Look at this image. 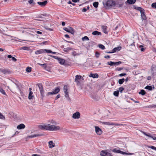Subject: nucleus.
I'll return each instance as SVG.
<instances>
[{"instance_id":"1","label":"nucleus","mask_w":156,"mask_h":156,"mask_svg":"<svg viewBox=\"0 0 156 156\" xmlns=\"http://www.w3.org/2000/svg\"><path fill=\"white\" fill-rule=\"evenodd\" d=\"M40 128L41 129H45L51 131H56L60 129L59 126L50 124H46L44 125H41L40 126Z\"/></svg>"},{"instance_id":"2","label":"nucleus","mask_w":156,"mask_h":156,"mask_svg":"<svg viewBox=\"0 0 156 156\" xmlns=\"http://www.w3.org/2000/svg\"><path fill=\"white\" fill-rule=\"evenodd\" d=\"M103 5L106 9H108L115 5V1L113 0H108L105 3L103 2Z\"/></svg>"},{"instance_id":"3","label":"nucleus","mask_w":156,"mask_h":156,"mask_svg":"<svg viewBox=\"0 0 156 156\" xmlns=\"http://www.w3.org/2000/svg\"><path fill=\"white\" fill-rule=\"evenodd\" d=\"M50 56L58 60L59 63L61 65H64L65 62V60L64 59L60 58L59 57L53 55H50Z\"/></svg>"},{"instance_id":"4","label":"nucleus","mask_w":156,"mask_h":156,"mask_svg":"<svg viewBox=\"0 0 156 156\" xmlns=\"http://www.w3.org/2000/svg\"><path fill=\"white\" fill-rule=\"evenodd\" d=\"M60 90L59 87H56L54 91L52 92H48L47 93V95L56 94L59 92Z\"/></svg>"},{"instance_id":"5","label":"nucleus","mask_w":156,"mask_h":156,"mask_svg":"<svg viewBox=\"0 0 156 156\" xmlns=\"http://www.w3.org/2000/svg\"><path fill=\"white\" fill-rule=\"evenodd\" d=\"M37 85L39 89V90L41 96L43 97H44V91L42 84L40 83H37Z\"/></svg>"},{"instance_id":"6","label":"nucleus","mask_w":156,"mask_h":156,"mask_svg":"<svg viewBox=\"0 0 156 156\" xmlns=\"http://www.w3.org/2000/svg\"><path fill=\"white\" fill-rule=\"evenodd\" d=\"M63 30L68 32L71 33L72 34H73L74 32L73 29L72 27H69L67 28L64 27L63 28Z\"/></svg>"},{"instance_id":"7","label":"nucleus","mask_w":156,"mask_h":156,"mask_svg":"<svg viewBox=\"0 0 156 156\" xmlns=\"http://www.w3.org/2000/svg\"><path fill=\"white\" fill-rule=\"evenodd\" d=\"M0 71L3 74L6 75L9 74L11 73V71L8 69H0Z\"/></svg>"},{"instance_id":"8","label":"nucleus","mask_w":156,"mask_h":156,"mask_svg":"<svg viewBox=\"0 0 156 156\" xmlns=\"http://www.w3.org/2000/svg\"><path fill=\"white\" fill-rule=\"evenodd\" d=\"M100 155L102 156H113L111 153L105 151H102L101 152Z\"/></svg>"},{"instance_id":"9","label":"nucleus","mask_w":156,"mask_h":156,"mask_svg":"<svg viewBox=\"0 0 156 156\" xmlns=\"http://www.w3.org/2000/svg\"><path fill=\"white\" fill-rule=\"evenodd\" d=\"M142 133L146 136H148L149 137L152 138L154 140H156V137L153 136L150 133H146L142 131Z\"/></svg>"},{"instance_id":"10","label":"nucleus","mask_w":156,"mask_h":156,"mask_svg":"<svg viewBox=\"0 0 156 156\" xmlns=\"http://www.w3.org/2000/svg\"><path fill=\"white\" fill-rule=\"evenodd\" d=\"M95 132L97 134L99 135H101L102 133L101 129L98 126H95Z\"/></svg>"},{"instance_id":"11","label":"nucleus","mask_w":156,"mask_h":156,"mask_svg":"<svg viewBox=\"0 0 156 156\" xmlns=\"http://www.w3.org/2000/svg\"><path fill=\"white\" fill-rule=\"evenodd\" d=\"M80 117V114L78 112H76L73 115L72 117L74 119H78Z\"/></svg>"},{"instance_id":"12","label":"nucleus","mask_w":156,"mask_h":156,"mask_svg":"<svg viewBox=\"0 0 156 156\" xmlns=\"http://www.w3.org/2000/svg\"><path fill=\"white\" fill-rule=\"evenodd\" d=\"M81 79H83V78H82L81 76L80 75H76L75 76V81L77 83H80L79 80Z\"/></svg>"},{"instance_id":"13","label":"nucleus","mask_w":156,"mask_h":156,"mask_svg":"<svg viewBox=\"0 0 156 156\" xmlns=\"http://www.w3.org/2000/svg\"><path fill=\"white\" fill-rule=\"evenodd\" d=\"M48 3L47 1L45 0L43 2H37V3L41 7L45 6Z\"/></svg>"},{"instance_id":"14","label":"nucleus","mask_w":156,"mask_h":156,"mask_svg":"<svg viewBox=\"0 0 156 156\" xmlns=\"http://www.w3.org/2000/svg\"><path fill=\"white\" fill-rule=\"evenodd\" d=\"M141 16L142 19L143 20H146L147 17L145 15V12L143 11H141Z\"/></svg>"},{"instance_id":"15","label":"nucleus","mask_w":156,"mask_h":156,"mask_svg":"<svg viewBox=\"0 0 156 156\" xmlns=\"http://www.w3.org/2000/svg\"><path fill=\"white\" fill-rule=\"evenodd\" d=\"M43 135V134H34V135H32L28 136L27 137H28L29 138H34V137H36L41 136H42Z\"/></svg>"},{"instance_id":"16","label":"nucleus","mask_w":156,"mask_h":156,"mask_svg":"<svg viewBox=\"0 0 156 156\" xmlns=\"http://www.w3.org/2000/svg\"><path fill=\"white\" fill-rule=\"evenodd\" d=\"M44 49H41L37 50L35 51V53L36 55H39L40 54L44 53Z\"/></svg>"},{"instance_id":"17","label":"nucleus","mask_w":156,"mask_h":156,"mask_svg":"<svg viewBox=\"0 0 156 156\" xmlns=\"http://www.w3.org/2000/svg\"><path fill=\"white\" fill-rule=\"evenodd\" d=\"M89 76L94 78H98V75L97 73L93 74L92 73H90L89 75Z\"/></svg>"},{"instance_id":"18","label":"nucleus","mask_w":156,"mask_h":156,"mask_svg":"<svg viewBox=\"0 0 156 156\" xmlns=\"http://www.w3.org/2000/svg\"><path fill=\"white\" fill-rule=\"evenodd\" d=\"M121 48H122L121 47H117L115 48L112 50L113 51V52L114 53L116 51H119L121 50Z\"/></svg>"},{"instance_id":"19","label":"nucleus","mask_w":156,"mask_h":156,"mask_svg":"<svg viewBox=\"0 0 156 156\" xmlns=\"http://www.w3.org/2000/svg\"><path fill=\"white\" fill-rule=\"evenodd\" d=\"M107 27L105 26H103L102 27V29L103 30V32L105 34L108 33V32L107 31Z\"/></svg>"},{"instance_id":"20","label":"nucleus","mask_w":156,"mask_h":156,"mask_svg":"<svg viewBox=\"0 0 156 156\" xmlns=\"http://www.w3.org/2000/svg\"><path fill=\"white\" fill-rule=\"evenodd\" d=\"M49 147V148H52L55 146V144L52 141H50L48 142Z\"/></svg>"},{"instance_id":"21","label":"nucleus","mask_w":156,"mask_h":156,"mask_svg":"<svg viewBox=\"0 0 156 156\" xmlns=\"http://www.w3.org/2000/svg\"><path fill=\"white\" fill-rule=\"evenodd\" d=\"M92 34L94 35H101V33L100 32H98L97 31H95L92 32Z\"/></svg>"},{"instance_id":"22","label":"nucleus","mask_w":156,"mask_h":156,"mask_svg":"<svg viewBox=\"0 0 156 156\" xmlns=\"http://www.w3.org/2000/svg\"><path fill=\"white\" fill-rule=\"evenodd\" d=\"M25 127V125L23 124H21L17 126V128L18 129H21L24 128Z\"/></svg>"},{"instance_id":"23","label":"nucleus","mask_w":156,"mask_h":156,"mask_svg":"<svg viewBox=\"0 0 156 156\" xmlns=\"http://www.w3.org/2000/svg\"><path fill=\"white\" fill-rule=\"evenodd\" d=\"M136 0H127L126 2L129 4H133L135 3Z\"/></svg>"},{"instance_id":"24","label":"nucleus","mask_w":156,"mask_h":156,"mask_svg":"<svg viewBox=\"0 0 156 156\" xmlns=\"http://www.w3.org/2000/svg\"><path fill=\"white\" fill-rule=\"evenodd\" d=\"M152 88L153 89H154V87L153 86V87H152L151 86H147L145 87V89H146L148 90H151L152 89Z\"/></svg>"},{"instance_id":"25","label":"nucleus","mask_w":156,"mask_h":156,"mask_svg":"<svg viewBox=\"0 0 156 156\" xmlns=\"http://www.w3.org/2000/svg\"><path fill=\"white\" fill-rule=\"evenodd\" d=\"M33 92L31 91H30L29 92L28 96V98L29 99H31L33 97V96H32Z\"/></svg>"},{"instance_id":"26","label":"nucleus","mask_w":156,"mask_h":156,"mask_svg":"<svg viewBox=\"0 0 156 156\" xmlns=\"http://www.w3.org/2000/svg\"><path fill=\"white\" fill-rule=\"evenodd\" d=\"M139 94H140L142 95H144L146 94V92L144 90H142L139 92Z\"/></svg>"},{"instance_id":"27","label":"nucleus","mask_w":156,"mask_h":156,"mask_svg":"<svg viewBox=\"0 0 156 156\" xmlns=\"http://www.w3.org/2000/svg\"><path fill=\"white\" fill-rule=\"evenodd\" d=\"M125 81V79L124 78H122V79H120L119 80L118 82L119 84H122Z\"/></svg>"},{"instance_id":"28","label":"nucleus","mask_w":156,"mask_h":156,"mask_svg":"<svg viewBox=\"0 0 156 156\" xmlns=\"http://www.w3.org/2000/svg\"><path fill=\"white\" fill-rule=\"evenodd\" d=\"M98 46L102 50H104L105 49V46L102 44H98Z\"/></svg>"},{"instance_id":"29","label":"nucleus","mask_w":156,"mask_h":156,"mask_svg":"<svg viewBox=\"0 0 156 156\" xmlns=\"http://www.w3.org/2000/svg\"><path fill=\"white\" fill-rule=\"evenodd\" d=\"M72 50V48L70 47H67L66 48H64L63 49L64 51L65 52H67L68 51L71 50Z\"/></svg>"},{"instance_id":"30","label":"nucleus","mask_w":156,"mask_h":156,"mask_svg":"<svg viewBox=\"0 0 156 156\" xmlns=\"http://www.w3.org/2000/svg\"><path fill=\"white\" fill-rule=\"evenodd\" d=\"M99 3L98 2H95L93 3V5L95 8H97L98 6Z\"/></svg>"},{"instance_id":"31","label":"nucleus","mask_w":156,"mask_h":156,"mask_svg":"<svg viewBox=\"0 0 156 156\" xmlns=\"http://www.w3.org/2000/svg\"><path fill=\"white\" fill-rule=\"evenodd\" d=\"M89 40V38L87 36H85L82 38V40L83 41H88Z\"/></svg>"},{"instance_id":"32","label":"nucleus","mask_w":156,"mask_h":156,"mask_svg":"<svg viewBox=\"0 0 156 156\" xmlns=\"http://www.w3.org/2000/svg\"><path fill=\"white\" fill-rule=\"evenodd\" d=\"M102 123L105 125H112V122H102Z\"/></svg>"},{"instance_id":"33","label":"nucleus","mask_w":156,"mask_h":156,"mask_svg":"<svg viewBox=\"0 0 156 156\" xmlns=\"http://www.w3.org/2000/svg\"><path fill=\"white\" fill-rule=\"evenodd\" d=\"M119 91L116 90L114 92L113 94L115 96H118L119 94Z\"/></svg>"},{"instance_id":"34","label":"nucleus","mask_w":156,"mask_h":156,"mask_svg":"<svg viewBox=\"0 0 156 156\" xmlns=\"http://www.w3.org/2000/svg\"><path fill=\"white\" fill-rule=\"evenodd\" d=\"M64 91V93H66V92H68V89L66 85H65L63 87Z\"/></svg>"},{"instance_id":"35","label":"nucleus","mask_w":156,"mask_h":156,"mask_svg":"<svg viewBox=\"0 0 156 156\" xmlns=\"http://www.w3.org/2000/svg\"><path fill=\"white\" fill-rule=\"evenodd\" d=\"M31 67H28L27 68L26 70L27 72L29 73L31 71Z\"/></svg>"},{"instance_id":"36","label":"nucleus","mask_w":156,"mask_h":156,"mask_svg":"<svg viewBox=\"0 0 156 156\" xmlns=\"http://www.w3.org/2000/svg\"><path fill=\"white\" fill-rule=\"evenodd\" d=\"M107 64L108 65H109L111 66H113L114 65V62L112 61H110L108 62Z\"/></svg>"},{"instance_id":"37","label":"nucleus","mask_w":156,"mask_h":156,"mask_svg":"<svg viewBox=\"0 0 156 156\" xmlns=\"http://www.w3.org/2000/svg\"><path fill=\"white\" fill-rule=\"evenodd\" d=\"M44 53L46 52L47 53H51L52 51L50 50L44 49Z\"/></svg>"},{"instance_id":"38","label":"nucleus","mask_w":156,"mask_h":156,"mask_svg":"<svg viewBox=\"0 0 156 156\" xmlns=\"http://www.w3.org/2000/svg\"><path fill=\"white\" fill-rule=\"evenodd\" d=\"M0 119H5V116L0 112Z\"/></svg>"},{"instance_id":"39","label":"nucleus","mask_w":156,"mask_h":156,"mask_svg":"<svg viewBox=\"0 0 156 156\" xmlns=\"http://www.w3.org/2000/svg\"><path fill=\"white\" fill-rule=\"evenodd\" d=\"M0 92L4 95L6 94V93L5 90L2 88L0 89Z\"/></svg>"},{"instance_id":"40","label":"nucleus","mask_w":156,"mask_h":156,"mask_svg":"<svg viewBox=\"0 0 156 156\" xmlns=\"http://www.w3.org/2000/svg\"><path fill=\"white\" fill-rule=\"evenodd\" d=\"M151 6L152 8L156 9V2L152 3Z\"/></svg>"},{"instance_id":"41","label":"nucleus","mask_w":156,"mask_h":156,"mask_svg":"<svg viewBox=\"0 0 156 156\" xmlns=\"http://www.w3.org/2000/svg\"><path fill=\"white\" fill-rule=\"evenodd\" d=\"M122 63V62L121 61H119L118 62H114V65H116L118 66L120 64H121Z\"/></svg>"},{"instance_id":"42","label":"nucleus","mask_w":156,"mask_h":156,"mask_svg":"<svg viewBox=\"0 0 156 156\" xmlns=\"http://www.w3.org/2000/svg\"><path fill=\"white\" fill-rule=\"evenodd\" d=\"M119 151L120 150H117L116 149H114L112 150V151L114 152L119 153Z\"/></svg>"},{"instance_id":"43","label":"nucleus","mask_w":156,"mask_h":156,"mask_svg":"<svg viewBox=\"0 0 156 156\" xmlns=\"http://www.w3.org/2000/svg\"><path fill=\"white\" fill-rule=\"evenodd\" d=\"M149 147L151 148L152 149L156 151V147L152 146H150Z\"/></svg>"},{"instance_id":"44","label":"nucleus","mask_w":156,"mask_h":156,"mask_svg":"<svg viewBox=\"0 0 156 156\" xmlns=\"http://www.w3.org/2000/svg\"><path fill=\"white\" fill-rule=\"evenodd\" d=\"M137 9L140 11V12H141V11H142V12H143V11H144V10L142 9V8L140 7H139L137 8Z\"/></svg>"},{"instance_id":"45","label":"nucleus","mask_w":156,"mask_h":156,"mask_svg":"<svg viewBox=\"0 0 156 156\" xmlns=\"http://www.w3.org/2000/svg\"><path fill=\"white\" fill-rule=\"evenodd\" d=\"M63 132L64 133H69V130H68L66 129H64L63 130Z\"/></svg>"},{"instance_id":"46","label":"nucleus","mask_w":156,"mask_h":156,"mask_svg":"<svg viewBox=\"0 0 156 156\" xmlns=\"http://www.w3.org/2000/svg\"><path fill=\"white\" fill-rule=\"evenodd\" d=\"M124 88L122 87H119V91L121 93L124 90Z\"/></svg>"},{"instance_id":"47","label":"nucleus","mask_w":156,"mask_h":156,"mask_svg":"<svg viewBox=\"0 0 156 156\" xmlns=\"http://www.w3.org/2000/svg\"><path fill=\"white\" fill-rule=\"evenodd\" d=\"M65 93V97L66 98H69V95L68 94V92H66V93Z\"/></svg>"},{"instance_id":"48","label":"nucleus","mask_w":156,"mask_h":156,"mask_svg":"<svg viewBox=\"0 0 156 156\" xmlns=\"http://www.w3.org/2000/svg\"><path fill=\"white\" fill-rule=\"evenodd\" d=\"M72 54L73 56H76L77 55V53L75 51H73L72 52Z\"/></svg>"},{"instance_id":"49","label":"nucleus","mask_w":156,"mask_h":156,"mask_svg":"<svg viewBox=\"0 0 156 156\" xmlns=\"http://www.w3.org/2000/svg\"><path fill=\"white\" fill-rule=\"evenodd\" d=\"M126 73H123L119 74V75L120 76H123L126 75Z\"/></svg>"},{"instance_id":"50","label":"nucleus","mask_w":156,"mask_h":156,"mask_svg":"<svg viewBox=\"0 0 156 156\" xmlns=\"http://www.w3.org/2000/svg\"><path fill=\"white\" fill-rule=\"evenodd\" d=\"M122 125L121 124H117V123H112V125H115L116 126H120V125Z\"/></svg>"},{"instance_id":"51","label":"nucleus","mask_w":156,"mask_h":156,"mask_svg":"<svg viewBox=\"0 0 156 156\" xmlns=\"http://www.w3.org/2000/svg\"><path fill=\"white\" fill-rule=\"evenodd\" d=\"M100 55V54L98 52L95 53V56L97 58H98Z\"/></svg>"},{"instance_id":"52","label":"nucleus","mask_w":156,"mask_h":156,"mask_svg":"<svg viewBox=\"0 0 156 156\" xmlns=\"http://www.w3.org/2000/svg\"><path fill=\"white\" fill-rule=\"evenodd\" d=\"M119 153H120L122 154H126H126H127L126 153L124 152L121 151L120 150L119 151Z\"/></svg>"},{"instance_id":"53","label":"nucleus","mask_w":156,"mask_h":156,"mask_svg":"<svg viewBox=\"0 0 156 156\" xmlns=\"http://www.w3.org/2000/svg\"><path fill=\"white\" fill-rule=\"evenodd\" d=\"M143 46L142 45H140V48H140V50L141 51H144V49L142 47Z\"/></svg>"},{"instance_id":"54","label":"nucleus","mask_w":156,"mask_h":156,"mask_svg":"<svg viewBox=\"0 0 156 156\" xmlns=\"http://www.w3.org/2000/svg\"><path fill=\"white\" fill-rule=\"evenodd\" d=\"M22 49L23 50H28V48L27 47H24L22 48Z\"/></svg>"},{"instance_id":"55","label":"nucleus","mask_w":156,"mask_h":156,"mask_svg":"<svg viewBox=\"0 0 156 156\" xmlns=\"http://www.w3.org/2000/svg\"><path fill=\"white\" fill-rule=\"evenodd\" d=\"M12 60L14 61V62H16V61H17V59L16 58H14V57H12Z\"/></svg>"},{"instance_id":"56","label":"nucleus","mask_w":156,"mask_h":156,"mask_svg":"<svg viewBox=\"0 0 156 156\" xmlns=\"http://www.w3.org/2000/svg\"><path fill=\"white\" fill-rule=\"evenodd\" d=\"M116 70L118 71H120L122 69V68L120 67H117L116 69Z\"/></svg>"},{"instance_id":"57","label":"nucleus","mask_w":156,"mask_h":156,"mask_svg":"<svg viewBox=\"0 0 156 156\" xmlns=\"http://www.w3.org/2000/svg\"><path fill=\"white\" fill-rule=\"evenodd\" d=\"M60 97V94H58L55 98V100H56L58 98H59Z\"/></svg>"},{"instance_id":"58","label":"nucleus","mask_w":156,"mask_h":156,"mask_svg":"<svg viewBox=\"0 0 156 156\" xmlns=\"http://www.w3.org/2000/svg\"><path fill=\"white\" fill-rule=\"evenodd\" d=\"M87 10V9L85 8H83V9H82V11L83 12H86Z\"/></svg>"},{"instance_id":"59","label":"nucleus","mask_w":156,"mask_h":156,"mask_svg":"<svg viewBox=\"0 0 156 156\" xmlns=\"http://www.w3.org/2000/svg\"><path fill=\"white\" fill-rule=\"evenodd\" d=\"M104 57H105V58H110V57L109 55H105Z\"/></svg>"},{"instance_id":"60","label":"nucleus","mask_w":156,"mask_h":156,"mask_svg":"<svg viewBox=\"0 0 156 156\" xmlns=\"http://www.w3.org/2000/svg\"><path fill=\"white\" fill-rule=\"evenodd\" d=\"M80 0H72L73 2H79Z\"/></svg>"},{"instance_id":"61","label":"nucleus","mask_w":156,"mask_h":156,"mask_svg":"<svg viewBox=\"0 0 156 156\" xmlns=\"http://www.w3.org/2000/svg\"><path fill=\"white\" fill-rule=\"evenodd\" d=\"M36 33L38 34H42V33L40 31H37L36 32Z\"/></svg>"},{"instance_id":"62","label":"nucleus","mask_w":156,"mask_h":156,"mask_svg":"<svg viewBox=\"0 0 156 156\" xmlns=\"http://www.w3.org/2000/svg\"><path fill=\"white\" fill-rule=\"evenodd\" d=\"M46 29L47 30H49L50 31H52L53 30L51 28H46Z\"/></svg>"},{"instance_id":"63","label":"nucleus","mask_w":156,"mask_h":156,"mask_svg":"<svg viewBox=\"0 0 156 156\" xmlns=\"http://www.w3.org/2000/svg\"><path fill=\"white\" fill-rule=\"evenodd\" d=\"M8 58H11L12 57V56L11 55H8L7 56Z\"/></svg>"},{"instance_id":"64","label":"nucleus","mask_w":156,"mask_h":156,"mask_svg":"<svg viewBox=\"0 0 156 156\" xmlns=\"http://www.w3.org/2000/svg\"><path fill=\"white\" fill-rule=\"evenodd\" d=\"M151 79V77L150 76H148L147 78V79L148 80H150Z\"/></svg>"}]
</instances>
